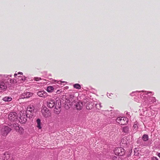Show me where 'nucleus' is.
<instances>
[{"label":"nucleus","mask_w":160,"mask_h":160,"mask_svg":"<svg viewBox=\"0 0 160 160\" xmlns=\"http://www.w3.org/2000/svg\"><path fill=\"white\" fill-rule=\"evenodd\" d=\"M128 121V119L125 117H118L116 119L117 122L121 125L126 124Z\"/></svg>","instance_id":"obj_1"},{"label":"nucleus","mask_w":160,"mask_h":160,"mask_svg":"<svg viewBox=\"0 0 160 160\" xmlns=\"http://www.w3.org/2000/svg\"><path fill=\"white\" fill-rule=\"evenodd\" d=\"M8 118L9 120L12 122L17 121L18 118L17 114L15 112H11L8 115Z\"/></svg>","instance_id":"obj_2"},{"label":"nucleus","mask_w":160,"mask_h":160,"mask_svg":"<svg viewBox=\"0 0 160 160\" xmlns=\"http://www.w3.org/2000/svg\"><path fill=\"white\" fill-rule=\"evenodd\" d=\"M28 117L29 118L31 116L28 115L27 113L20 114V117H19V122L20 123L23 124L25 123L27 121V118Z\"/></svg>","instance_id":"obj_3"},{"label":"nucleus","mask_w":160,"mask_h":160,"mask_svg":"<svg viewBox=\"0 0 160 160\" xmlns=\"http://www.w3.org/2000/svg\"><path fill=\"white\" fill-rule=\"evenodd\" d=\"M114 152L117 155L123 156L125 153V150L122 148H118L115 149Z\"/></svg>","instance_id":"obj_4"},{"label":"nucleus","mask_w":160,"mask_h":160,"mask_svg":"<svg viewBox=\"0 0 160 160\" xmlns=\"http://www.w3.org/2000/svg\"><path fill=\"white\" fill-rule=\"evenodd\" d=\"M11 129L7 126L3 127L1 129V133L2 135L6 136L11 131Z\"/></svg>","instance_id":"obj_5"},{"label":"nucleus","mask_w":160,"mask_h":160,"mask_svg":"<svg viewBox=\"0 0 160 160\" xmlns=\"http://www.w3.org/2000/svg\"><path fill=\"white\" fill-rule=\"evenodd\" d=\"M12 125L13 128L17 132H18L21 134L23 133L24 129L21 127H19L18 123H14Z\"/></svg>","instance_id":"obj_6"},{"label":"nucleus","mask_w":160,"mask_h":160,"mask_svg":"<svg viewBox=\"0 0 160 160\" xmlns=\"http://www.w3.org/2000/svg\"><path fill=\"white\" fill-rule=\"evenodd\" d=\"M34 107L33 105H30L28 106L27 108L26 113L31 116H32L34 112Z\"/></svg>","instance_id":"obj_7"},{"label":"nucleus","mask_w":160,"mask_h":160,"mask_svg":"<svg viewBox=\"0 0 160 160\" xmlns=\"http://www.w3.org/2000/svg\"><path fill=\"white\" fill-rule=\"evenodd\" d=\"M41 112L43 116L45 118L48 117L51 114L50 112L46 107L43 108Z\"/></svg>","instance_id":"obj_8"},{"label":"nucleus","mask_w":160,"mask_h":160,"mask_svg":"<svg viewBox=\"0 0 160 160\" xmlns=\"http://www.w3.org/2000/svg\"><path fill=\"white\" fill-rule=\"evenodd\" d=\"M56 105V102L54 99H50L47 102V106L50 108H54Z\"/></svg>","instance_id":"obj_9"},{"label":"nucleus","mask_w":160,"mask_h":160,"mask_svg":"<svg viewBox=\"0 0 160 160\" xmlns=\"http://www.w3.org/2000/svg\"><path fill=\"white\" fill-rule=\"evenodd\" d=\"M33 95V94L32 93L30 92L25 91L21 95L20 97L24 99L29 98L32 97Z\"/></svg>","instance_id":"obj_10"},{"label":"nucleus","mask_w":160,"mask_h":160,"mask_svg":"<svg viewBox=\"0 0 160 160\" xmlns=\"http://www.w3.org/2000/svg\"><path fill=\"white\" fill-rule=\"evenodd\" d=\"M37 94L41 97L45 98L48 96L47 93L44 90L40 91L37 92Z\"/></svg>","instance_id":"obj_11"},{"label":"nucleus","mask_w":160,"mask_h":160,"mask_svg":"<svg viewBox=\"0 0 160 160\" xmlns=\"http://www.w3.org/2000/svg\"><path fill=\"white\" fill-rule=\"evenodd\" d=\"M7 88V86L3 81H0V92L5 90Z\"/></svg>","instance_id":"obj_12"},{"label":"nucleus","mask_w":160,"mask_h":160,"mask_svg":"<svg viewBox=\"0 0 160 160\" xmlns=\"http://www.w3.org/2000/svg\"><path fill=\"white\" fill-rule=\"evenodd\" d=\"M10 157V154L8 152H5L2 156V158L4 160H8L9 158Z\"/></svg>","instance_id":"obj_13"},{"label":"nucleus","mask_w":160,"mask_h":160,"mask_svg":"<svg viewBox=\"0 0 160 160\" xmlns=\"http://www.w3.org/2000/svg\"><path fill=\"white\" fill-rule=\"evenodd\" d=\"M83 106V104L82 102H78L76 105V108L78 110H81L82 109Z\"/></svg>","instance_id":"obj_14"},{"label":"nucleus","mask_w":160,"mask_h":160,"mask_svg":"<svg viewBox=\"0 0 160 160\" xmlns=\"http://www.w3.org/2000/svg\"><path fill=\"white\" fill-rule=\"evenodd\" d=\"M54 88L52 86H49L47 87L46 89L47 91L48 92H52L54 90Z\"/></svg>","instance_id":"obj_15"},{"label":"nucleus","mask_w":160,"mask_h":160,"mask_svg":"<svg viewBox=\"0 0 160 160\" xmlns=\"http://www.w3.org/2000/svg\"><path fill=\"white\" fill-rule=\"evenodd\" d=\"M93 108V105L92 103L88 102L86 105V108L88 110H91Z\"/></svg>","instance_id":"obj_16"},{"label":"nucleus","mask_w":160,"mask_h":160,"mask_svg":"<svg viewBox=\"0 0 160 160\" xmlns=\"http://www.w3.org/2000/svg\"><path fill=\"white\" fill-rule=\"evenodd\" d=\"M121 142L122 143L126 145H128L129 143V142L126 138H124L121 141Z\"/></svg>","instance_id":"obj_17"},{"label":"nucleus","mask_w":160,"mask_h":160,"mask_svg":"<svg viewBox=\"0 0 160 160\" xmlns=\"http://www.w3.org/2000/svg\"><path fill=\"white\" fill-rule=\"evenodd\" d=\"M12 98L9 97H6L2 98V100L5 102H9L11 101Z\"/></svg>","instance_id":"obj_18"},{"label":"nucleus","mask_w":160,"mask_h":160,"mask_svg":"<svg viewBox=\"0 0 160 160\" xmlns=\"http://www.w3.org/2000/svg\"><path fill=\"white\" fill-rule=\"evenodd\" d=\"M142 139L143 141H147L148 139V136L147 134H144L142 136Z\"/></svg>","instance_id":"obj_19"},{"label":"nucleus","mask_w":160,"mask_h":160,"mask_svg":"<svg viewBox=\"0 0 160 160\" xmlns=\"http://www.w3.org/2000/svg\"><path fill=\"white\" fill-rule=\"evenodd\" d=\"M129 128L128 126H125L123 128L122 131L124 132L127 133L128 132Z\"/></svg>","instance_id":"obj_20"},{"label":"nucleus","mask_w":160,"mask_h":160,"mask_svg":"<svg viewBox=\"0 0 160 160\" xmlns=\"http://www.w3.org/2000/svg\"><path fill=\"white\" fill-rule=\"evenodd\" d=\"M36 122L37 124V127L39 129H41V120L39 119H38L37 120Z\"/></svg>","instance_id":"obj_21"},{"label":"nucleus","mask_w":160,"mask_h":160,"mask_svg":"<svg viewBox=\"0 0 160 160\" xmlns=\"http://www.w3.org/2000/svg\"><path fill=\"white\" fill-rule=\"evenodd\" d=\"M96 108L98 109H100L102 108V106L101 105V104L100 103H97L95 105Z\"/></svg>","instance_id":"obj_22"},{"label":"nucleus","mask_w":160,"mask_h":160,"mask_svg":"<svg viewBox=\"0 0 160 160\" xmlns=\"http://www.w3.org/2000/svg\"><path fill=\"white\" fill-rule=\"evenodd\" d=\"M73 87L74 88L79 89L81 88V86L80 84L78 83L75 84L73 85Z\"/></svg>","instance_id":"obj_23"},{"label":"nucleus","mask_w":160,"mask_h":160,"mask_svg":"<svg viewBox=\"0 0 160 160\" xmlns=\"http://www.w3.org/2000/svg\"><path fill=\"white\" fill-rule=\"evenodd\" d=\"M150 100L153 101V102L155 101V98L154 97H151L150 98Z\"/></svg>","instance_id":"obj_24"},{"label":"nucleus","mask_w":160,"mask_h":160,"mask_svg":"<svg viewBox=\"0 0 160 160\" xmlns=\"http://www.w3.org/2000/svg\"><path fill=\"white\" fill-rule=\"evenodd\" d=\"M74 96L73 95H71L70 96V102H72L73 101V98H74Z\"/></svg>","instance_id":"obj_25"},{"label":"nucleus","mask_w":160,"mask_h":160,"mask_svg":"<svg viewBox=\"0 0 160 160\" xmlns=\"http://www.w3.org/2000/svg\"><path fill=\"white\" fill-rule=\"evenodd\" d=\"M41 79V78H40L35 77L34 78V80L36 81H39V80Z\"/></svg>","instance_id":"obj_26"},{"label":"nucleus","mask_w":160,"mask_h":160,"mask_svg":"<svg viewBox=\"0 0 160 160\" xmlns=\"http://www.w3.org/2000/svg\"><path fill=\"white\" fill-rule=\"evenodd\" d=\"M62 92V91L60 90H59L57 91L56 92V93L57 94H59L61 93Z\"/></svg>","instance_id":"obj_27"},{"label":"nucleus","mask_w":160,"mask_h":160,"mask_svg":"<svg viewBox=\"0 0 160 160\" xmlns=\"http://www.w3.org/2000/svg\"><path fill=\"white\" fill-rule=\"evenodd\" d=\"M152 160H158V159L157 157H153L152 158Z\"/></svg>","instance_id":"obj_28"},{"label":"nucleus","mask_w":160,"mask_h":160,"mask_svg":"<svg viewBox=\"0 0 160 160\" xmlns=\"http://www.w3.org/2000/svg\"><path fill=\"white\" fill-rule=\"evenodd\" d=\"M133 127H134V128H135L136 127H137V124H134V126H133Z\"/></svg>","instance_id":"obj_29"},{"label":"nucleus","mask_w":160,"mask_h":160,"mask_svg":"<svg viewBox=\"0 0 160 160\" xmlns=\"http://www.w3.org/2000/svg\"><path fill=\"white\" fill-rule=\"evenodd\" d=\"M158 156L160 158V153H159L158 155Z\"/></svg>","instance_id":"obj_30"},{"label":"nucleus","mask_w":160,"mask_h":160,"mask_svg":"<svg viewBox=\"0 0 160 160\" xmlns=\"http://www.w3.org/2000/svg\"><path fill=\"white\" fill-rule=\"evenodd\" d=\"M18 74H22V72H19L18 73Z\"/></svg>","instance_id":"obj_31"},{"label":"nucleus","mask_w":160,"mask_h":160,"mask_svg":"<svg viewBox=\"0 0 160 160\" xmlns=\"http://www.w3.org/2000/svg\"><path fill=\"white\" fill-rule=\"evenodd\" d=\"M17 74L16 73L14 74V76L15 77H16V76H17Z\"/></svg>","instance_id":"obj_32"}]
</instances>
